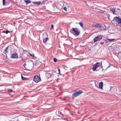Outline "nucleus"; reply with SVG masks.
I'll list each match as a JSON object with an SVG mask.
<instances>
[{
    "mask_svg": "<svg viewBox=\"0 0 121 121\" xmlns=\"http://www.w3.org/2000/svg\"><path fill=\"white\" fill-rule=\"evenodd\" d=\"M103 36L100 35H98L96 37H95L94 39V41L95 42L99 40L102 38Z\"/></svg>",
    "mask_w": 121,
    "mask_h": 121,
    "instance_id": "3",
    "label": "nucleus"
},
{
    "mask_svg": "<svg viewBox=\"0 0 121 121\" xmlns=\"http://www.w3.org/2000/svg\"><path fill=\"white\" fill-rule=\"evenodd\" d=\"M11 57L12 58H18V56L17 54L15 53L12 54L11 56Z\"/></svg>",
    "mask_w": 121,
    "mask_h": 121,
    "instance_id": "8",
    "label": "nucleus"
},
{
    "mask_svg": "<svg viewBox=\"0 0 121 121\" xmlns=\"http://www.w3.org/2000/svg\"><path fill=\"white\" fill-rule=\"evenodd\" d=\"M58 71H59V74H61L60 72V69L59 68H58Z\"/></svg>",
    "mask_w": 121,
    "mask_h": 121,
    "instance_id": "27",
    "label": "nucleus"
},
{
    "mask_svg": "<svg viewBox=\"0 0 121 121\" xmlns=\"http://www.w3.org/2000/svg\"><path fill=\"white\" fill-rule=\"evenodd\" d=\"M41 80V78L38 76H35L34 77V80L36 83H37Z\"/></svg>",
    "mask_w": 121,
    "mask_h": 121,
    "instance_id": "6",
    "label": "nucleus"
},
{
    "mask_svg": "<svg viewBox=\"0 0 121 121\" xmlns=\"http://www.w3.org/2000/svg\"><path fill=\"white\" fill-rule=\"evenodd\" d=\"M98 12L100 13H103L104 12V11L101 10H99Z\"/></svg>",
    "mask_w": 121,
    "mask_h": 121,
    "instance_id": "21",
    "label": "nucleus"
},
{
    "mask_svg": "<svg viewBox=\"0 0 121 121\" xmlns=\"http://www.w3.org/2000/svg\"><path fill=\"white\" fill-rule=\"evenodd\" d=\"M25 51H26H26H26V50H25Z\"/></svg>",
    "mask_w": 121,
    "mask_h": 121,
    "instance_id": "37",
    "label": "nucleus"
},
{
    "mask_svg": "<svg viewBox=\"0 0 121 121\" xmlns=\"http://www.w3.org/2000/svg\"><path fill=\"white\" fill-rule=\"evenodd\" d=\"M48 39V38H46L44 39L43 40V42L45 43H46V42L47 41V40Z\"/></svg>",
    "mask_w": 121,
    "mask_h": 121,
    "instance_id": "20",
    "label": "nucleus"
},
{
    "mask_svg": "<svg viewBox=\"0 0 121 121\" xmlns=\"http://www.w3.org/2000/svg\"><path fill=\"white\" fill-rule=\"evenodd\" d=\"M82 93V92L81 91L79 90L78 91H76L73 94L72 98L73 99H74L75 98L78 96Z\"/></svg>",
    "mask_w": 121,
    "mask_h": 121,
    "instance_id": "1",
    "label": "nucleus"
},
{
    "mask_svg": "<svg viewBox=\"0 0 121 121\" xmlns=\"http://www.w3.org/2000/svg\"><path fill=\"white\" fill-rule=\"evenodd\" d=\"M114 20L117 23L119 24L121 23V18L118 17H116L114 18Z\"/></svg>",
    "mask_w": 121,
    "mask_h": 121,
    "instance_id": "4",
    "label": "nucleus"
},
{
    "mask_svg": "<svg viewBox=\"0 0 121 121\" xmlns=\"http://www.w3.org/2000/svg\"><path fill=\"white\" fill-rule=\"evenodd\" d=\"M10 32V31H8V30H7L6 31L4 30H3L2 32V33H5L6 34H7L8 33Z\"/></svg>",
    "mask_w": 121,
    "mask_h": 121,
    "instance_id": "16",
    "label": "nucleus"
},
{
    "mask_svg": "<svg viewBox=\"0 0 121 121\" xmlns=\"http://www.w3.org/2000/svg\"><path fill=\"white\" fill-rule=\"evenodd\" d=\"M56 113V115L60 117L62 115L61 112H60L57 111Z\"/></svg>",
    "mask_w": 121,
    "mask_h": 121,
    "instance_id": "12",
    "label": "nucleus"
},
{
    "mask_svg": "<svg viewBox=\"0 0 121 121\" xmlns=\"http://www.w3.org/2000/svg\"><path fill=\"white\" fill-rule=\"evenodd\" d=\"M103 86V83L102 82H100L99 84V87L100 89H102Z\"/></svg>",
    "mask_w": 121,
    "mask_h": 121,
    "instance_id": "13",
    "label": "nucleus"
},
{
    "mask_svg": "<svg viewBox=\"0 0 121 121\" xmlns=\"http://www.w3.org/2000/svg\"><path fill=\"white\" fill-rule=\"evenodd\" d=\"M117 11H118V12H120V9H117Z\"/></svg>",
    "mask_w": 121,
    "mask_h": 121,
    "instance_id": "29",
    "label": "nucleus"
},
{
    "mask_svg": "<svg viewBox=\"0 0 121 121\" xmlns=\"http://www.w3.org/2000/svg\"><path fill=\"white\" fill-rule=\"evenodd\" d=\"M9 47V46H7V47H6V48L5 49L4 52L5 53H8V48Z\"/></svg>",
    "mask_w": 121,
    "mask_h": 121,
    "instance_id": "15",
    "label": "nucleus"
},
{
    "mask_svg": "<svg viewBox=\"0 0 121 121\" xmlns=\"http://www.w3.org/2000/svg\"><path fill=\"white\" fill-rule=\"evenodd\" d=\"M66 11H67V9L66 7H65L63 8Z\"/></svg>",
    "mask_w": 121,
    "mask_h": 121,
    "instance_id": "28",
    "label": "nucleus"
},
{
    "mask_svg": "<svg viewBox=\"0 0 121 121\" xmlns=\"http://www.w3.org/2000/svg\"><path fill=\"white\" fill-rule=\"evenodd\" d=\"M32 3L35 4H36L37 5H40L41 4L40 1L38 2H33Z\"/></svg>",
    "mask_w": 121,
    "mask_h": 121,
    "instance_id": "9",
    "label": "nucleus"
},
{
    "mask_svg": "<svg viewBox=\"0 0 121 121\" xmlns=\"http://www.w3.org/2000/svg\"><path fill=\"white\" fill-rule=\"evenodd\" d=\"M80 26L82 27H83V24L82 22H81L78 23Z\"/></svg>",
    "mask_w": 121,
    "mask_h": 121,
    "instance_id": "19",
    "label": "nucleus"
},
{
    "mask_svg": "<svg viewBox=\"0 0 121 121\" xmlns=\"http://www.w3.org/2000/svg\"><path fill=\"white\" fill-rule=\"evenodd\" d=\"M23 56H24L23 57V59H26L28 57V55H27L26 54H25L23 55Z\"/></svg>",
    "mask_w": 121,
    "mask_h": 121,
    "instance_id": "18",
    "label": "nucleus"
},
{
    "mask_svg": "<svg viewBox=\"0 0 121 121\" xmlns=\"http://www.w3.org/2000/svg\"><path fill=\"white\" fill-rule=\"evenodd\" d=\"M8 91L11 92H12L13 91V90L11 89H9L8 90Z\"/></svg>",
    "mask_w": 121,
    "mask_h": 121,
    "instance_id": "26",
    "label": "nucleus"
},
{
    "mask_svg": "<svg viewBox=\"0 0 121 121\" xmlns=\"http://www.w3.org/2000/svg\"><path fill=\"white\" fill-rule=\"evenodd\" d=\"M53 25H51V29H53Z\"/></svg>",
    "mask_w": 121,
    "mask_h": 121,
    "instance_id": "30",
    "label": "nucleus"
},
{
    "mask_svg": "<svg viewBox=\"0 0 121 121\" xmlns=\"http://www.w3.org/2000/svg\"><path fill=\"white\" fill-rule=\"evenodd\" d=\"M5 0H3V5H5Z\"/></svg>",
    "mask_w": 121,
    "mask_h": 121,
    "instance_id": "24",
    "label": "nucleus"
},
{
    "mask_svg": "<svg viewBox=\"0 0 121 121\" xmlns=\"http://www.w3.org/2000/svg\"><path fill=\"white\" fill-rule=\"evenodd\" d=\"M76 24H77V23H77V22H76Z\"/></svg>",
    "mask_w": 121,
    "mask_h": 121,
    "instance_id": "36",
    "label": "nucleus"
},
{
    "mask_svg": "<svg viewBox=\"0 0 121 121\" xmlns=\"http://www.w3.org/2000/svg\"><path fill=\"white\" fill-rule=\"evenodd\" d=\"M110 67V66H108V67L107 68H109V67Z\"/></svg>",
    "mask_w": 121,
    "mask_h": 121,
    "instance_id": "34",
    "label": "nucleus"
},
{
    "mask_svg": "<svg viewBox=\"0 0 121 121\" xmlns=\"http://www.w3.org/2000/svg\"><path fill=\"white\" fill-rule=\"evenodd\" d=\"M114 39H107L106 40H108V41L110 42L111 41H112L114 40Z\"/></svg>",
    "mask_w": 121,
    "mask_h": 121,
    "instance_id": "22",
    "label": "nucleus"
},
{
    "mask_svg": "<svg viewBox=\"0 0 121 121\" xmlns=\"http://www.w3.org/2000/svg\"><path fill=\"white\" fill-rule=\"evenodd\" d=\"M100 43L101 44H103L104 43V42L103 41V42H100Z\"/></svg>",
    "mask_w": 121,
    "mask_h": 121,
    "instance_id": "31",
    "label": "nucleus"
},
{
    "mask_svg": "<svg viewBox=\"0 0 121 121\" xmlns=\"http://www.w3.org/2000/svg\"><path fill=\"white\" fill-rule=\"evenodd\" d=\"M30 65H31V66H33V65H32V64H30Z\"/></svg>",
    "mask_w": 121,
    "mask_h": 121,
    "instance_id": "35",
    "label": "nucleus"
},
{
    "mask_svg": "<svg viewBox=\"0 0 121 121\" xmlns=\"http://www.w3.org/2000/svg\"><path fill=\"white\" fill-rule=\"evenodd\" d=\"M107 39H106L105 40V41L107 43H108V42H109V41H108V40H106Z\"/></svg>",
    "mask_w": 121,
    "mask_h": 121,
    "instance_id": "32",
    "label": "nucleus"
},
{
    "mask_svg": "<svg viewBox=\"0 0 121 121\" xmlns=\"http://www.w3.org/2000/svg\"><path fill=\"white\" fill-rule=\"evenodd\" d=\"M21 76L22 79V80L26 81L27 80H28L27 78L23 77L22 74H21Z\"/></svg>",
    "mask_w": 121,
    "mask_h": 121,
    "instance_id": "11",
    "label": "nucleus"
},
{
    "mask_svg": "<svg viewBox=\"0 0 121 121\" xmlns=\"http://www.w3.org/2000/svg\"><path fill=\"white\" fill-rule=\"evenodd\" d=\"M72 30L76 35H78L80 33V31L79 29L77 28H72Z\"/></svg>",
    "mask_w": 121,
    "mask_h": 121,
    "instance_id": "2",
    "label": "nucleus"
},
{
    "mask_svg": "<svg viewBox=\"0 0 121 121\" xmlns=\"http://www.w3.org/2000/svg\"><path fill=\"white\" fill-rule=\"evenodd\" d=\"M100 65V63L99 62H97L95 64L93 65L92 68V70L95 71L96 69L98 66H99Z\"/></svg>",
    "mask_w": 121,
    "mask_h": 121,
    "instance_id": "5",
    "label": "nucleus"
},
{
    "mask_svg": "<svg viewBox=\"0 0 121 121\" xmlns=\"http://www.w3.org/2000/svg\"><path fill=\"white\" fill-rule=\"evenodd\" d=\"M110 9L113 12V14H115V9L111 8Z\"/></svg>",
    "mask_w": 121,
    "mask_h": 121,
    "instance_id": "17",
    "label": "nucleus"
},
{
    "mask_svg": "<svg viewBox=\"0 0 121 121\" xmlns=\"http://www.w3.org/2000/svg\"><path fill=\"white\" fill-rule=\"evenodd\" d=\"M106 27L105 25L101 26L100 31L101 30H105Z\"/></svg>",
    "mask_w": 121,
    "mask_h": 121,
    "instance_id": "10",
    "label": "nucleus"
},
{
    "mask_svg": "<svg viewBox=\"0 0 121 121\" xmlns=\"http://www.w3.org/2000/svg\"><path fill=\"white\" fill-rule=\"evenodd\" d=\"M26 65V63H25L23 65V66L25 67V66Z\"/></svg>",
    "mask_w": 121,
    "mask_h": 121,
    "instance_id": "33",
    "label": "nucleus"
},
{
    "mask_svg": "<svg viewBox=\"0 0 121 121\" xmlns=\"http://www.w3.org/2000/svg\"><path fill=\"white\" fill-rule=\"evenodd\" d=\"M54 62H56L57 61V59L56 58H54L53 59Z\"/></svg>",
    "mask_w": 121,
    "mask_h": 121,
    "instance_id": "25",
    "label": "nucleus"
},
{
    "mask_svg": "<svg viewBox=\"0 0 121 121\" xmlns=\"http://www.w3.org/2000/svg\"><path fill=\"white\" fill-rule=\"evenodd\" d=\"M24 1L26 2V4H27L31 3V1L30 0H24Z\"/></svg>",
    "mask_w": 121,
    "mask_h": 121,
    "instance_id": "14",
    "label": "nucleus"
},
{
    "mask_svg": "<svg viewBox=\"0 0 121 121\" xmlns=\"http://www.w3.org/2000/svg\"><path fill=\"white\" fill-rule=\"evenodd\" d=\"M28 52L29 53V54L32 57H34V54H31L29 52Z\"/></svg>",
    "mask_w": 121,
    "mask_h": 121,
    "instance_id": "23",
    "label": "nucleus"
},
{
    "mask_svg": "<svg viewBox=\"0 0 121 121\" xmlns=\"http://www.w3.org/2000/svg\"><path fill=\"white\" fill-rule=\"evenodd\" d=\"M101 25L99 24L96 23L94 25L95 28L99 31H100Z\"/></svg>",
    "mask_w": 121,
    "mask_h": 121,
    "instance_id": "7",
    "label": "nucleus"
}]
</instances>
